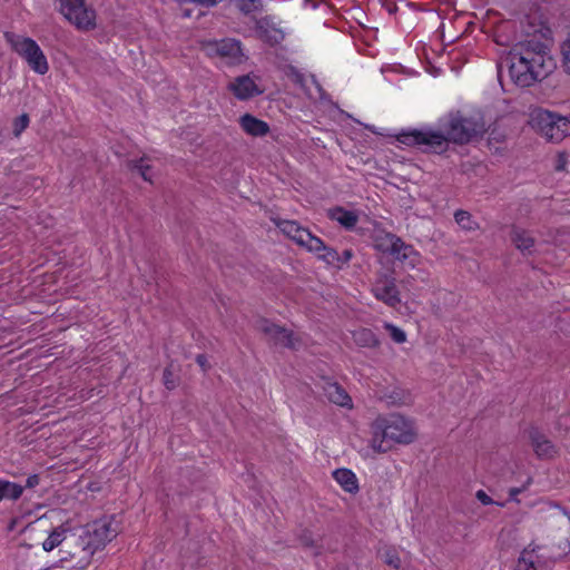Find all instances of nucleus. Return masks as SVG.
Segmentation results:
<instances>
[{
  "instance_id": "nucleus-22",
  "label": "nucleus",
  "mask_w": 570,
  "mask_h": 570,
  "mask_svg": "<svg viewBox=\"0 0 570 570\" xmlns=\"http://www.w3.org/2000/svg\"><path fill=\"white\" fill-rule=\"evenodd\" d=\"M328 215H330L331 219L337 222L340 225H342L345 228H353L358 220V217L355 212L347 210L342 207H336V208L331 209Z\"/></svg>"
},
{
  "instance_id": "nucleus-37",
  "label": "nucleus",
  "mask_w": 570,
  "mask_h": 570,
  "mask_svg": "<svg viewBox=\"0 0 570 570\" xmlns=\"http://www.w3.org/2000/svg\"><path fill=\"white\" fill-rule=\"evenodd\" d=\"M352 252L350 249H346L343 252L342 255H338L337 254V257L332 264H336L337 265H342V264H346L351 258H352Z\"/></svg>"
},
{
  "instance_id": "nucleus-42",
  "label": "nucleus",
  "mask_w": 570,
  "mask_h": 570,
  "mask_svg": "<svg viewBox=\"0 0 570 570\" xmlns=\"http://www.w3.org/2000/svg\"><path fill=\"white\" fill-rule=\"evenodd\" d=\"M556 243H557L558 246L562 245L561 242H559V240H556Z\"/></svg>"
},
{
  "instance_id": "nucleus-23",
  "label": "nucleus",
  "mask_w": 570,
  "mask_h": 570,
  "mask_svg": "<svg viewBox=\"0 0 570 570\" xmlns=\"http://www.w3.org/2000/svg\"><path fill=\"white\" fill-rule=\"evenodd\" d=\"M532 446L540 458H551L556 453V448L551 441L539 433L532 435Z\"/></svg>"
},
{
  "instance_id": "nucleus-3",
  "label": "nucleus",
  "mask_w": 570,
  "mask_h": 570,
  "mask_svg": "<svg viewBox=\"0 0 570 570\" xmlns=\"http://www.w3.org/2000/svg\"><path fill=\"white\" fill-rule=\"evenodd\" d=\"M118 533L119 524L114 517L101 518L76 531L77 561L73 562V570L88 569L95 553L104 550Z\"/></svg>"
},
{
  "instance_id": "nucleus-35",
  "label": "nucleus",
  "mask_w": 570,
  "mask_h": 570,
  "mask_svg": "<svg viewBox=\"0 0 570 570\" xmlns=\"http://www.w3.org/2000/svg\"><path fill=\"white\" fill-rule=\"evenodd\" d=\"M29 125V117L27 115H21L16 119L13 124V132L16 136H19Z\"/></svg>"
},
{
  "instance_id": "nucleus-2",
  "label": "nucleus",
  "mask_w": 570,
  "mask_h": 570,
  "mask_svg": "<svg viewBox=\"0 0 570 570\" xmlns=\"http://www.w3.org/2000/svg\"><path fill=\"white\" fill-rule=\"evenodd\" d=\"M485 127L480 116L462 117L451 114L440 121L439 129L413 130L401 136V142L415 145L429 150L443 149L448 141L466 142L482 134Z\"/></svg>"
},
{
  "instance_id": "nucleus-21",
  "label": "nucleus",
  "mask_w": 570,
  "mask_h": 570,
  "mask_svg": "<svg viewBox=\"0 0 570 570\" xmlns=\"http://www.w3.org/2000/svg\"><path fill=\"white\" fill-rule=\"evenodd\" d=\"M393 257L410 268H417L422 263L420 253L416 252L411 245H406L403 242Z\"/></svg>"
},
{
  "instance_id": "nucleus-20",
  "label": "nucleus",
  "mask_w": 570,
  "mask_h": 570,
  "mask_svg": "<svg viewBox=\"0 0 570 570\" xmlns=\"http://www.w3.org/2000/svg\"><path fill=\"white\" fill-rule=\"evenodd\" d=\"M325 396L334 404L342 407H352V399L337 383L326 382L323 386Z\"/></svg>"
},
{
  "instance_id": "nucleus-6",
  "label": "nucleus",
  "mask_w": 570,
  "mask_h": 570,
  "mask_svg": "<svg viewBox=\"0 0 570 570\" xmlns=\"http://www.w3.org/2000/svg\"><path fill=\"white\" fill-rule=\"evenodd\" d=\"M529 125L551 142H561L570 137V115L563 116L548 109L537 108L530 112Z\"/></svg>"
},
{
  "instance_id": "nucleus-33",
  "label": "nucleus",
  "mask_w": 570,
  "mask_h": 570,
  "mask_svg": "<svg viewBox=\"0 0 570 570\" xmlns=\"http://www.w3.org/2000/svg\"><path fill=\"white\" fill-rule=\"evenodd\" d=\"M569 165V155L566 151H559L553 160V168L557 171H563Z\"/></svg>"
},
{
  "instance_id": "nucleus-11",
  "label": "nucleus",
  "mask_w": 570,
  "mask_h": 570,
  "mask_svg": "<svg viewBox=\"0 0 570 570\" xmlns=\"http://www.w3.org/2000/svg\"><path fill=\"white\" fill-rule=\"evenodd\" d=\"M61 14L80 30H90L96 26V13L85 0H60Z\"/></svg>"
},
{
  "instance_id": "nucleus-19",
  "label": "nucleus",
  "mask_w": 570,
  "mask_h": 570,
  "mask_svg": "<svg viewBox=\"0 0 570 570\" xmlns=\"http://www.w3.org/2000/svg\"><path fill=\"white\" fill-rule=\"evenodd\" d=\"M333 479L337 482V484L345 491L351 494H355L358 492V480L356 474L345 468L336 469L332 473Z\"/></svg>"
},
{
  "instance_id": "nucleus-9",
  "label": "nucleus",
  "mask_w": 570,
  "mask_h": 570,
  "mask_svg": "<svg viewBox=\"0 0 570 570\" xmlns=\"http://www.w3.org/2000/svg\"><path fill=\"white\" fill-rule=\"evenodd\" d=\"M202 49L206 56L227 66L240 65L246 60L240 42L235 39L203 41Z\"/></svg>"
},
{
  "instance_id": "nucleus-32",
  "label": "nucleus",
  "mask_w": 570,
  "mask_h": 570,
  "mask_svg": "<svg viewBox=\"0 0 570 570\" xmlns=\"http://www.w3.org/2000/svg\"><path fill=\"white\" fill-rule=\"evenodd\" d=\"M561 55L564 71L570 75V33L561 45Z\"/></svg>"
},
{
  "instance_id": "nucleus-17",
  "label": "nucleus",
  "mask_w": 570,
  "mask_h": 570,
  "mask_svg": "<svg viewBox=\"0 0 570 570\" xmlns=\"http://www.w3.org/2000/svg\"><path fill=\"white\" fill-rule=\"evenodd\" d=\"M239 126L244 132L253 137H263L269 131L267 122L250 114H245L239 118Z\"/></svg>"
},
{
  "instance_id": "nucleus-14",
  "label": "nucleus",
  "mask_w": 570,
  "mask_h": 570,
  "mask_svg": "<svg viewBox=\"0 0 570 570\" xmlns=\"http://www.w3.org/2000/svg\"><path fill=\"white\" fill-rule=\"evenodd\" d=\"M228 89L239 100H247L264 92V87L257 76L243 75L228 85Z\"/></svg>"
},
{
  "instance_id": "nucleus-12",
  "label": "nucleus",
  "mask_w": 570,
  "mask_h": 570,
  "mask_svg": "<svg viewBox=\"0 0 570 570\" xmlns=\"http://www.w3.org/2000/svg\"><path fill=\"white\" fill-rule=\"evenodd\" d=\"M371 292L376 299L390 307H395L401 303L395 278L390 275H380L372 284Z\"/></svg>"
},
{
  "instance_id": "nucleus-34",
  "label": "nucleus",
  "mask_w": 570,
  "mask_h": 570,
  "mask_svg": "<svg viewBox=\"0 0 570 570\" xmlns=\"http://www.w3.org/2000/svg\"><path fill=\"white\" fill-rule=\"evenodd\" d=\"M532 480L530 476L527 478L525 482L521 487L511 488L509 490V499L510 501L519 502L518 495L528 489V487L531 484Z\"/></svg>"
},
{
  "instance_id": "nucleus-40",
  "label": "nucleus",
  "mask_w": 570,
  "mask_h": 570,
  "mask_svg": "<svg viewBox=\"0 0 570 570\" xmlns=\"http://www.w3.org/2000/svg\"><path fill=\"white\" fill-rule=\"evenodd\" d=\"M196 361L198 363V365L202 367V370H206L208 367V362H207V357L203 354L198 355L196 357Z\"/></svg>"
},
{
  "instance_id": "nucleus-16",
  "label": "nucleus",
  "mask_w": 570,
  "mask_h": 570,
  "mask_svg": "<svg viewBox=\"0 0 570 570\" xmlns=\"http://www.w3.org/2000/svg\"><path fill=\"white\" fill-rule=\"evenodd\" d=\"M401 244V238L384 230L376 232L373 237L374 248L383 254H390L392 256H394L395 252L399 250Z\"/></svg>"
},
{
  "instance_id": "nucleus-15",
  "label": "nucleus",
  "mask_w": 570,
  "mask_h": 570,
  "mask_svg": "<svg viewBox=\"0 0 570 570\" xmlns=\"http://www.w3.org/2000/svg\"><path fill=\"white\" fill-rule=\"evenodd\" d=\"M261 330L272 340L275 341L276 344H281L284 346L297 348L298 336L294 334L292 331H288L277 324L271 323L268 321H263L261 323Z\"/></svg>"
},
{
  "instance_id": "nucleus-25",
  "label": "nucleus",
  "mask_w": 570,
  "mask_h": 570,
  "mask_svg": "<svg viewBox=\"0 0 570 570\" xmlns=\"http://www.w3.org/2000/svg\"><path fill=\"white\" fill-rule=\"evenodd\" d=\"M454 219H455L456 224L465 230H474L478 228V224L472 218V216L469 212H465L462 209L456 210L454 214Z\"/></svg>"
},
{
  "instance_id": "nucleus-31",
  "label": "nucleus",
  "mask_w": 570,
  "mask_h": 570,
  "mask_svg": "<svg viewBox=\"0 0 570 570\" xmlns=\"http://www.w3.org/2000/svg\"><path fill=\"white\" fill-rule=\"evenodd\" d=\"M220 0H179L181 7V16L185 18H190L191 12L188 9H185L184 6L187 3H196L203 7H213L217 4Z\"/></svg>"
},
{
  "instance_id": "nucleus-1",
  "label": "nucleus",
  "mask_w": 570,
  "mask_h": 570,
  "mask_svg": "<svg viewBox=\"0 0 570 570\" xmlns=\"http://www.w3.org/2000/svg\"><path fill=\"white\" fill-rule=\"evenodd\" d=\"M546 32H533L528 39L515 45L508 57V75L519 87H530L546 79L556 68L551 55V39Z\"/></svg>"
},
{
  "instance_id": "nucleus-27",
  "label": "nucleus",
  "mask_w": 570,
  "mask_h": 570,
  "mask_svg": "<svg viewBox=\"0 0 570 570\" xmlns=\"http://www.w3.org/2000/svg\"><path fill=\"white\" fill-rule=\"evenodd\" d=\"M135 170L147 181H153V165L150 163V159L148 158H141L136 165Z\"/></svg>"
},
{
  "instance_id": "nucleus-24",
  "label": "nucleus",
  "mask_w": 570,
  "mask_h": 570,
  "mask_svg": "<svg viewBox=\"0 0 570 570\" xmlns=\"http://www.w3.org/2000/svg\"><path fill=\"white\" fill-rule=\"evenodd\" d=\"M23 488L17 483L0 480V501L1 500H17L21 497Z\"/></svg>"
},
{
  "instance_id": "nucleus-26",
  "label": "nucleus",
  "mask_w": 570,
  "mask_h": 570,
  "mask_svg": "<svg viewBox=\"0 0 570 570\" xmlns=\"http://www.w3.org/2000/svg\"><path fill=\"white\" fill-rule=\"evenodd\" d=\"M354 342L361 346H374L376 337L371 330L362 328L353 333Z\"/></svg>"
},
{
  "instance_id": "nucleus-41",
  "label": "nucleus",
  "mask_w": 570,
  "mask_h": 570,
  "mask_svg": "<svg viewBox=\"0 0 570 570\" xmlns=\"http://www.w3.org/2000/svg\"><path fill=\"white\" fill-rule=\"evenodd\" d=\"M561 420H562V421H561V424H562V425H567V424H568V422H570V415L564 416V417H562Z\"/></svg>"
},
{
  "instance_id": "nucleus-36",
  "label": "nucleus",
  "mask_w": 570,
  "mask_h": 570,
  "mask_svg": "<svg viewBox=\"0 0 570 570\" xmlns=\"http://www.w3.org/2000/svg\"><path fill=\"white\" fill-rule=\"evenodd\" d=\"M476 499L483 504V505H490V504H498L499 507H503V503L495 502L489 494H487L485 491L479 490L475 493Z\"/></svg>"
},
{
  "instance_id": "nucleus-10",
  "label": "nucleus",
  "mask_w": 570,
  "mask_h": 570,
  "mask_svg": "<svg viewBox=\"0 0 570 570\" xmlns=\"http://www.w3.org/2000/svg\"><path fill=\"white\" fill-rule=\"evenodd\" d=\"M560 556L547 547L529 546L521 552L515 570H551Z\"/></svg>"
},
{
  "instance_id": "nucleus-39",
  "label": "nucleus",
  "mask_w": 570,
  "mask_h": 570,
  "mask_svg": "<svg viewBox=\"0 0 570 570\" xmlns=\"http://www.w3.org/2000/svg\"><path fill=\"white\" fill-rule=\"evenodd\" d=\"M39 484V476L33 474V475H30L28 479H27V482H26V487L27 488H35Z\"/></svg>"
},
{
  "instance_id": "nucleus-18",
  "label": "nucleus",
  "mask_w": 570,
  "mask_h": 570,
  "mask_svg": "<svg viewBox=\"0 0 570 570\" xmlns=\"http://www.w3.org/2000/svg\"><path fill=\"white\" fill-rule=\"evenodd\" d=\"M512 242L515 247L525 255H532L539 252L533 237L525 229L515 227L512 232Z\"/></svg>"
},
{
  "instance_id": "nucleus-30",
  "label": "nucleus",
  "mask_w": 570,
  "mask_h": 570,
  "mask_svg": "<svg viewBox=\"0 0 570 570\" xmlns=\"http://www.w3.org/2000/svg\"><path fill=\"white\" fill-rule=\"evenodd\" d=\"M235 6L245 13H250L262 7L261 0H233Z\"/></svg>"
},
{
  "instance_id": "nucleus-29",
  "label": "nucleus",
  "mask_w": 570,
  "mask_h": 570,
  "mask_svg": "<svg viewBox=\"0 0 570 570\" xmlns=\"http://www.w3.org/2000/svg\"><path fill=\"white\" fill-rule=\"evenodd\" d=\"M381 558L383 561L394 569H399L401 567V558L399 552L394 549H386L381 553Z\"/></svg>"
},
{
  "instance_id": "nucleus-7",
  "label": "nucleus",
  "mask_w": 570,
  "mask_h": 570,
  "mask_svg": "<svg viewBox=\"0 0 570 570\" xmlns=\"http://www.w3.org/2000/svg\"><path fill=\"white\" fill-rule=\"evenodd\" d=\"M281 232L297 245L314 253L325 263H333L337 257V252L326 247L323 240L312 235L306 228L301 227L296 222L284 220L278 224Z\"/></svg>"
},
{
  "instance_id": "nucleus-13",
  "label": "nucleus",
  "mask_w": 570,
  "mask_h": 570,
  "mask_svg": "<svg viewBox=\"0 0 570 570\" xmlns=\"http://www.w3.org/2000/svg\"><path fill=\"white\" fill-rule=\"evenodd\" d=\"M255 35L265 42L277 45L284 40L286 31L275 17L266 16L255 21Z\"/></svg>"
},
{
  "instance_id": "nucleus-28",
  "label": "nucleus",
  "mask_w": 570,
  "mask_h": 570,
  "mask_svg": "<svg viewBox=\"0 0 570 570\" xmlns=\"http://www.w3.org/2000/svg\"><path fill=\"white\" fill-rule=\"evenodd\" d=\"M384 328L387 331L390 337L395 343L402 344V343L406 342V333L402 328H400L391 323H384Z\"/></svg>"
},
{
  "instance_id": "nucleus-8",
  "label": "nucleus",
  "mask_w": 570,
  "mask_h": 570,
  "mask_svg": "<svg viewBox=\"0 0 570 570\" xmlns=\"http://www.w3.org/2000/svg\"><path fill=\"white\" fill-rule=\"evenodd\" d=\"M6 39L11 48L27 61L36 73H47L49 70L47 58L33 39L14 33H6Z\"/></svg>"
},
{
  "instance_id": "nucleus-5",
  "label": "nucleus",
  "mask_w": 570,
  "mask_h": 570,
  "mask_svg": "<svg viewBox=\"0 0 570 570\" xmlns=\"http://www.w3.org/2000/svg\"><path fill=\"white\" fill-rule=\"evenodd\" d=\"M77 540L75 529L69 523H63L53 528L41 546L46 552L58 549L59 559L53 567L73 570V562L77 561Z\"/></svg>"
},
{
  "instance_id": "nucleus-4",
  "label": "nucleus",
  "mask_w": 570,
  "mask_h": 570,
  "mask_svg": "<svg viewBox=\"0 0 570 570\" xmlns=\"http://www.w3.org/2000/svg\"><path fill=\"white\" fill-rule=\"evenodd\" d=\"M371 448L377 453L387 452L393 443L409 444L414 441V422L399 414L379 416L371 425Z\"/></svg>"
},
{
  "instance_id": "nucleus-38",
  "label": "nucleus",
  "mask_w": 570,
  "mask_h": 570,
  "mask_svg": "<svg viewBox=\"0 0 570 570\" xmlns=\"http://www.w3.org/2000/svg\"><path fill=\"white\" fill-rule=\"evenodd\" d=\"M165 384L168 389H173L175 386V381L171 379L170 370H166L164 374Z\"/></svg>"
}]
</instances>
